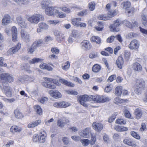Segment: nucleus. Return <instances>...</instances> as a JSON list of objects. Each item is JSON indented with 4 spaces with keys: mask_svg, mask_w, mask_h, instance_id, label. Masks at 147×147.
Listing matches in <instances>:
<instances>
[{
    "mask_svg": "<svg viewBox=\"0 0 147 147\" xmlns=\"http://www.w3.org/2000/svg\"><path fill=\"white\" fill-rule=\"evenodd\" d=\"M10 130L12 133L20 132L22 130V128L17 126L13 125L11 127Z\"/></svg>",
    "mask_w": 147,
    "mask_h": 147,
    "instance_id": "obj_25",
    "label": "nucleus"
},
{
    "mask_svg": "<svg viewBox=\"0 0 147 147\" xmlns=\"http://www.w3.org/2000/svg\"><path fill=\"white\" fill-rule=\"evenodd\" d=\"M44 19L43 16L40 14H35L29 17L28 19V21L31 23L35 24L38 23L39 21L43 20Z\"/></svg>",
    "mask_w": 147,
    "mask_h": 147,
    "instance_id": "obj_5",
    "label": "nucleus"
},
{
    "mask_svg": "<svg viewBox=\"0 0 147 147\" xmlns=\"http://www.w3.org/2000/svg\"><path fill=\"white\" fill-rule=\"evenodd\" d=\"M12 40L15 42L17 38V30L16 27L13 26L11 28Z\"/></svg>",
    "mask_w": 147,
    "mask_h": 147,
    "instance_id": "obj_21",
    "label": "nucleus"
},
{
    "mask_svg": "<svg viewBox=\"0 0 147 147\" xmlns=\"http://www.w3.org/2000/svg\"><path fill=\"white\" fill-rule=\"evenodd\" d=\"M71 138L74 140L76 141L80 140V138L78 136H73L71 137Z\"/></svg>",
    "mask_w": 147,
    "mask_h": 147,
    "instance_id": "obj_62",
    "label": "nucleus"
},
{
    "mask_svg": "<svg viewBox=\"0 0 147 147\" xmlns=\"http://www.w3.org/2000/svg\"><path fill=\"white\" fill-rule=\"evenodd\" d=\"M50 95L55 98H60L61 97V94L58 91L56 90H51L49 91Z\"/></svg>",
    "mask_w": 147,
    "mask_h": 147,
    "instance_id": "obj_18",
    "label": "nucleus"
},
{
    "mask_svg": "<svg viewBox=\"0 0 147 147\" xmlns=\"http://www.w3.org/2000/svg\"><path fill=\"white\" fill-rule=\"evenodd\" d=\"M65 64V65L63 66V69L65 70H66L69 67L70 63L69 61H67Z\"/></svg>",
    "mask_w": 147,
    "mask_h": 147,
    "instance_id": "obj_61",
    "label": "nucleus"
},
{
    "mask_svg": "<svg viewBox=\"0 0 147 147\" xmlns=\"http://www.w3.org/2000/svg\"><path fill=\"white\" fill-rule=\"evenodd\" d=\"M115 123L119 124H125L126 123V121L122 119H118L116 120Z\"/></svg>",
    "mask_w": 147,
    "mask_h": 147,
    "instance_id": "obj_41",
    "label": "nucleus"
},
{
    "mask_svg": "<svg viewBox=\"0 0 147 147\" xmlns=\"http://www.w3.org/2000/svg\"><path fill=\"white\" fill-rule=\"evenodd\" d=\"M90 41L92 42H95L96 43L99 44L101 43V38L97 36H93L90 38Z\"/></svg>",
    "mask_w": 147,
    "mask_h": 147,
    "instance_id": "obj_28",
    "label": "nucleus"
},
{
    "mask_svg": "<svg viewBox=\"0 0 147 147\" xmlns=\"http://www.w3.org/2000/svg\"><path fill=\"white\" fill-rule=\"evenodd\" d=\"M95 3L94 2L90 3L89 4V8L90 11L93 10L95 8Z\"/></svg>",
    "mask_w": 147,
    "mask_h": 147,
    "instance_id": "obj_49",
    "label": "nucleus"
},
{
    "mask_svg": "<svg viewBox=\"0 0 147 147\" xmlns=\"http://www.w3.org/2000/svg\"><path fill=\"white\" fill-rule=\"evenodd\" d=\"M42 42L43 40L42 39L38 40L34 42L31 47L27 49L28 52L31 54H32L37 47L41 45Z\"/></svg>",
    "mask_w": 147,
    "mask_h": 147,
    "instance_id": "obj_3",
    "label": "nucleus"
},
{
    "mask_svg": "<svg viewBox=\"0 0 147 147\" xmlns=\"http://www.w3.org/2000/svg\"><path fill=\"white\" fill-rule=\"evenodd\" d=\"M16 21L22 28H25L26 24L25 21L21 17H18L16 18Z\"/></svg>",
    "mask_w": 147,
    "mask_h": 147,
    "instance_id": "obj_24",
    "label": "nucleus"
},
{
    "mask_svg": "<svg viewBox=\"0 0 147 147\" xmlns=\"http://www.w3.org/2000/svg\"><path fill=\"white\" fill-rule=\"evenodd\" d=\"M41 60V59L39 58H34L30 61V64H34L35 63L38 62Z\"/></svg>",
    "mask_w": 147,
    "mask_h": 147,
    "instance_id": "obj_47",
    "label": "nucleus"
},
{
    "mask_svg": "<svg viewBox=\"0 0 147 147\" xmlns=\"http://www.w3.org/2000/svg\"><path fill=\"white\" fill-rule=\"evenodd\" d=\"M112 89L111 85H109L107 86L105 89V91L107 92H109L111 91Z\"/></svg>",
    "mask_w": 147,
    "mask_h": 147,
    "instance_id": "obj_53",
    "label": "nucleus"
},
{
    "mask_svg": "<svg viewBox=\"0 0 147 147\" xmlns=\"http://www.w3.org/2000/svg\"><path fill=\"white\" fill-rule=\"evenodd\" d=\"M142 24L146 27H147V16L144 14H142L141 16Z\"/></svg>",
    "mask_w": 147,
    "mask_h": 147,
    "instance_id": "obj_35",
    "label": "nucleus"
},
{
    "mask_svg": "<svg viewBox=\"0 0 147 147\" xmlns=\"http://www.w3.org/2000/svg\"><path fill=\"white\" fill-rule=\"evenodd\" d=\"M114 38L115 37L114 36H112L107 39V42L109 43L113 41Z\"/></svg>",
    "mask_w": 147,
    "mask_h": 147,
    "instance_id": "obj_64",
    "label": "nucleus"
},
{
    "mask_svg": "<svg viewBox=\"0 0 147 147\" xmlns=\"http://www.w3.org/2000/svg\"><path fill=\"white\" fill-rule=\"evenodd\" d=\"M122 22L123 24L127 27L130 28H132V24L129 21L127 20H125Z\"/></svg>",
    "mask_w": 147,
    "mask_h": 147,
    "instance_id": "obj_43",
    "label": "nucleus"
},
{
    "mask_svg": "<svg viewBox=\"0 0 147 147\" xmlns=\"http://www.w3.org/2000/svg\"><path fill=\"white\" fill-rule=\"evenodd\" d=\"M139 41L136 39H133L128 45V47L131 50H137L139 48Z\"/></svg>",
    "mask_w": 147,
    "mask_h": 147,
    "instance_id": "obj_10",
    "label": "nucleus"
},
{
    "mask_svg": "<svg viewBox=\"0 0 147 147\" xmlns=\"http://www.w3.org/2000/svg\"><path fill=\"white\" fill-rule=\"evenodd\" d=\"M55 14L57 17H58L60 18H63L65 17V15L64 14L62 13L59 12L58 10L56 11Z\"/></svg>",
    "mask_w": 147,
    "mask_h": 147,
    "instance_id": "obj_50",
    "label": "nucleus"
},
{
    "mask_svg": "<svg viewBox=\"0 0 147 147\" xmlns=\"http://www.w3.org/2000/svg\"><path fill=\"white\" fill-rule=\"evenodd\" d=\"M78 33L76 30H74L72 31L71 35L74 38H76L78 35Z\"/></svg>",
    "mask_w": 147,
    "mask_h": 147,
    "instance_id": "obj_56",
    "label": "nucleus"
},
{
    "mask_svg": "<svg viewBox=\"0 0 147 147\" xmlns=\"http://www.w3.org/2000/svg\"><path fill=\"white\" fill-rule=\"evenodd\" d=\"M90 13V11L88 10H84L79 12L78 15L80 16H82L84 15H86Z\"/></svg>",
    "mask_w": 147,
    "mask_h": 147,
    "instance_id": "obj_40",
    "label": "nucleus"
},
{
    "mask_svg": "<svg viewBox=\"0 0 147 147\" xmlns=\"http://www.w3.org/2000/svg\"><path fill=\"white\" fill-rule=\"evenodd\" d=\"M93 135L90 132L89 129L88 128H86L83 131H81L80 133V135L85 138H89L90 136Z\"/></svg>",
    "mask_w": 147,
    "mask_h": 147,
    "instance_id": "obj_15",
    "label": "nucleus"
},
{
    "mask_svg": "<svg viewBox=\"0 0 147 147\" xmlns=\"http://www.w3.org/2000/svg\"><path fill=\"white\" fill-rule=\"evenodd\" d=\"M54 35L57 36L58 37L61 38V37H62V39H63L64 38V37H62V34L60 32L56 31H55L54 32Z\"/></svg>",
    "mask_w": 147,
    "mask_h": 147,
    "instance_id": "obj_52",
    "label": "nucleus"
},
{
    "mask_svg": "<svg viewBox=\"0 0 147 147\" xmlns=\"http://www.w3.org/2000/svg\"><path fill=\"white\" fill-rule=\"evenodd\" d=\"M40 67L41 69H47L49 71H51L53 70V68L51 66L44 63L40 65Z\"/></svg>",
    "mask_w": 147,
    "mask_h": 147,
    "instance_id": "obj_29",
    "label": "nucleus"
},
{
    "mask_svg": "<svg viewBox=\"0 0 147 147\" xmlns=\"http://www.w3.org/2000/svg\"><path fill=\"white\" fill-rule=\"evenodd\" d=\"M11 17L9 15L5 14L2 20V24L3 25L5 26L7 25L11 22Z\"/></svg>",
    "mask_w": 147,
    "mask_h": 147,
    "instance_id": "obj_13",
    "label": "nucleus"
},
{
    "mask_svg": "<svg viewBox=\"0 0 147 147\" xmlns=\"http://www.w3.org/2000/svg\"><path fill=\"white\" fill-rule=\"evenodd\" d=\"M98 19L100 20H109V17H106L103 15H101L98 18Z\"/></svg>",
    "mask_w": 147,
    "mask_h": 147,
    "instance_id": "obj_51",
    "label": "nucleus"
},
{
    "mask_svg": "<svg viewBox=\"0 0 147 147\" xmlns=\"http://www.w3.org/2000/svg\"><path fill=\"white\" fill-rule=\"evenodd\" d=\"M130 55V53L127 51H125L124 52V55L125 58L128 59Z\"/></svg>",
    "mask_w": 147,
    "mask_h": 147,
    "instance_id": "obj_59",
    "label": "nucleus"
},
{
    "mask_svg": "<svg viewBox=\"0 0 147 147\" xmlns=\"http://www.w3.org/2000/svg\"><path fill=\"white\" fill-rule=\"evenodd\" d=\"M13 77L12 75L9 73H3L0 76V82H8L10 83L13 82Z\"/></svg>",
    "mask_w": 147,
    "mask_h": 147,
    "instance_id": "obj_6",
    "label": "nucleus"
},
{
    "mask_svg": "<svg viewBox=\"0 0 147 147\" xmlns=\"http://www.w3.org/2000/svg\"><path fill=\"white\" fill-rule=\"evenodd\" d=\"M122 88L121 86H117L115 89V94L118 96H120L122 93Z\"/></svg>",
    "mask_w": 147,
    "mask_h": 147,
    "instance_id": "obj_33",
    "label": "nucleus"
},
{
    "mask_svg": "<svg viewBox=\"0 0 147 147\" xmlns=\"http://www.w3.org/2000/svg\"><path fill=\"white\" fill-rule=\"evenodd\" d=\"M134 114L136 118L137 119H139L142 116V112L140 109H137L135 110Z\"/></svg>",
    "mask_w": 147,
    "mask_h": 147,
    "instance_id": "obj_26",
    "label": "nucleus"
},
{
    "mask_svg": "<svg viewBox=\"0 0 147 147\" xmlns=\"http://www.w3.org/2000/svg\"><path fill=\"white\" fill-rule=\"evenodd\" d=\"M115 76L114 75L110 76L107 79V82H112L113 80L115 78Z\"/></svg>",
    "mask_w": 147,
    "mask_h": 147,
    "instance_id": "obj_63",
    "label": "nucleus"
},
{
    "mask_svg": "<svg viewBox=\"0 0 147 147\" xmlns=\"http://www.w3.org/2000/svg\"><path fill=\"white\" fill-rule=\"evenodd\" d=\"M133 68L134 70L139 71H141L142 69L141 65L137 62L133 64Z\"/></svg>",
    "mask_w": 147,
    "mask_h": 147,
    "instance_id": "obj_31",
    "label": "nucleus"
},
{
    "mask_svg": "<svg viewBox=\"0 0 147 147\" xmlns=\"http://www.w3.org/2000/svg\"><path fill=\"white\" fill-rule=\"evenodd\" d=\"M69 121L68 119H59L57 121V125L59 127H62L66 124L69 123Z\"/></svg>",
    "mask_w": 147,
    "mask_h": 147,
    "instance_id": "obj_20",
    "label": "nucleus"
},
{
    "mask_svg": "<svg viewBox=\"0 0 147 147\" xmlns=\"http://www.w3.org/2000/svg\"><path fill=\"white\" fill-rule=\"evenodd\" d=\"M45 136L44 134H41L40 135V137H39V142L40 143H43L45 140Z\"/></svg>",
    "mask_w": 147,
    "mask_h": 147,
    "instance_id": "obj_45",
    "label": "nucleus"
},
{
    "mask_svg": "<svg viewBox=\"0 0 147 147\" xmlns=\"http://www.w3.org/2000/svg\"><path fill=\"white\" fill-rule=\"evenodd\" d=\"M123 142L125 144L129 146L134 147L136 146V144L134 143L133 140L128 137L125 138L124 139Z\"/></svg>",
    "mask_w": 147,
    "mask_h": 147,
    "instance_id": "obj_14",
    "label": "nucleus"
},
{
    "mask_svg": "<svg viewBox=\"0 0 147 147\" xmlns=\"http://www.w3.org/2000/svg\"><path fill=\"white\" fill-rule=\"evenodd\" d=\"M82 48L86 50H88L92 47L90 43L87 40H84L81 43Z\"/></svg>",
    "mask_w": 147,
    "mask_h": 147,
    "instance_id": "obj_17",
    "label": "nucleus"
},
{
    "mask_svg": "<svg viewBox=\"0 0 147 147\" xmlns=\"http://www.w3.org/2000/svg\"><path fill=\"white\" fill-rule=\"evenodd\" d=\"M93 95L88 96L87 95H84L80 96L78 99L79 103L85 107L88 106L87 104L84 102L92 100Z\"/></svg>",
    "mask_w": 147,
    "mask_h": 147,
    "instance_id": "obj_2",
    "label": "nucleus"
},
{
    "mask_svg": "<svg viewBox=\"0 0 147 147\" xmlns=\"http://www.w3.org/2000/svg\"><path fill=\"white\" fill-rule=\"evenodd\" d=\"M60 81V82L63 84L68 86H70L71 87H73L74 86V84L71 82H69L65 79H61Z\"/></svg>",
    "mask_w": 147,
    "mask_h": 147,
    "instance_id": "obj_37",
    "label": "nucleus"
},
{
    "mask_svg": "<svg viewBox=\"0 0 147 147\" xmlns=\"http://www.w3.org/2000/svg\"><path fill=\"white\" fill-rule=\"evenodd\" d=\"M96 141V138L95 136L92 135L91 141L87 139H83L80 140L81 142L82 143L83 145L84 146H88L89 143L91 145H93L95 144Z\"/></svg>",
    "mask_w": 147,
    "mask_h": 147,
    "instance_id": "obj_8",
    "label": "nucleus"
},
{
    "mask_svg": "<svg viewBox=\"0 0 147 147\" xmlns=\"http://www.w3.org/2000/svg\"><path fill=\"white\" fill-rule=\"evenodd\" d=\"M121 5L123 6V8L125 9L131 7L130 3L128 1L123 2Z\"/></svg>",
    "mask_w": 147,
    "mask_h": 147,
    "instance_id": "obj_38",
    "label": "nucleus"
},
{
    "mask_svg": "<svg viewBox=\"0 0 147 147\" xmlns=\"http://www.w3.org/2000/svg\"><path fill=\"white\" fill-rule=\"evenodd\" d=\"M4 61V59L3 57H0V66L7 67V68H9L10 67L7 66V64L3 63V61Z\"/></svg>",
    "mask_w": 147,
    "mask_h": 147,
    "instance_id": "obj_44",
    "label": "nucleus"
},
{
    "mask_svg": "<svg viewBox=\"0 0 147 147\" xmlns=\"http://www.w3.org/2000/svg\"><path fill=\"white\" fill-rule=\"evenodd\" d=\"M145 82L142 79H137L134 91L136 93L139 95L141 94L145 86Z\"/></svg>",
    "mask_w": 147,
    "mask_h": 147,
    "instance_id": "obj_1",
    "label": "nucleus"
},
{
    "mask_svg": "<svg viewBox=\"0 0 147 147\" xmlns=\"http://www.w3.org/2000/svg\"><path fill=\"white\" fill-rule=\"evenodd\" d=\"M35 110L37 113L40 115L42 114V110L40 106L38 105H37L35 106L34 107Z\"/></svg>",
    "mask_w": 147,
    "mask_h": 147,
    "instance_id": "obj_39",
    "label": "nucleus"
},
{
    "mask_svg": "<svg viewBox=\"0 0 147 147\" xmlns=\"http://www.w3.org/2000/svg\"><path fill=\"white\" fill-rule=\"evenodd\" d=\"M39 27L40 28L46 30L48 28V25L45 23H40L38 24Z\"/></svg>",
    "mask_w": 147,
    "mask_h": 147,
    "instance_id": "obj_42",
    "label": "nucleus"
},
{
    "mask_svg": "<svg viewBox=\"0 0 147 147\" xmlns=\"http://www.w3.org/2000/svg\"><path fill=\"white\" fill-rule=\"evenodd\" d=\"M114 129L118 131H126L128 130V128L126 127L119 125L116 126Z\"/></svg>",
    "mask_w": 147,
    "mask_h": 147,
    "instance_id": "obj_32",
    "label": "nucleus"
},
{
    "mask_svg": "<svg viewBox=\"0 0 147 147\" xmlns=\"http://www.w3.org/2000/svg\"><path fill=\"white\" fill-rule=\"evenodd\" d=\"M130 134L133 137L136 139H140V136L134 131H131Z\"/></svg>",
    "mask_w": 147,
    "mask_h": 147,
    "instance_id": "obj_46",
    "label": "nucleus"
},
{
    "mask_svg": "<svg viewBox=\"0 0 147 147\" xmlns=\"http://www.w3.org/2000/svg\"><path fill=\"white\" fill-rule=\"evenodd\" d=\"M146 127L145 123H142L141 124V127L140 128V131H144L146 129Z\"/></svg>",
    "mask_w": 147,
    "mask_h": 147,
    "instance_id": "obj_60",
    "label": "nucleus"
},
{
    "mask_svg": "<svg viewBox=\"0 0 147 147\" xmlns=\"http://www.w3.org/2000/svg\"><path fill=\"white\" fill-rule=\"evenodd\" d=\"M98 57V55L97 53H92L89 55V57L92 59L96 58Z\"/></svg>",
    "mask_w": 147,
    "mask_h": 147,
    "instance_id": "obj_58",
    "label": "nucleus"
},
{
    "mask_svg": "<svg viewBox=\"0 0 147 147\" xmlns=\"http://www.w3.org/2000/svg\"><path fill=\"white\" fill-rule=\"evenodd\" d=\"M21 44L20 43L17 44L15 46L10 49L8 52L11 54H14L19 50L21 48Z\"/></svg>",
    "mask_w": 147,
    "mask_h": 147,
    "instance_id": "obj_19",
    "label": "nucleus"
},
{
    "mask_svg": "<svg viewBox=\"0 0 147 147\" xmlns=\"http://www.w3.org/2000/svg\"><path fill=\"white\" fill-rule=\"evenodd\" d=\"M40 123L41 121L40 120H37L29 124L28 127V128H33L37 126Z\"/></svg>",
    "mask_w": 147,
    "mask_h": 147,
    "instance_id": "obj_30",
    "label": "nucleus"
},
{
    "mask_svg": "<svg viewBox=\"0 0 147 147\" xmlns=\"http://www.w3.org/2000/svg\"><path fill=\"white\" fill-rule=\"evenodd\" d=\"M123 24L122 21L117 19L114 22L113 24L110 26V28L111 31L118 32L119 30L118 27Z\"/></svg>",
    "mask_w": 147,
    "mask_h": 147,
    "instance_id": "obj_7",
    "label": "nucleus"
},
{
    "mask_svg": "<svg viewBox=\"0 0 147 147\" xmlns=\"http://www.w3.org/2000/svg\"><path fill=\"white\" fill-rule=\"evenodd\" d=\"M101 69L100 66L98 64H96L94 65L92 67V71L94 72L97 73Z\"/></svg>",
    "mask_w": 147,
    "mask_h": 147,
    "instance_id": "obj_36",
    "label": "nucleus"
},
{
    "mask_svg": "<svg viewBox=\"0 0 147 147\" xmlns=\"http://www.w3.org/2000/svg\"><path fill=\"white\" fill-rule=\"evenodd\" d=\"M125 10V13L127 15L129 16L133 15L134 11V8L131 7Z\"/></svg>",
    "mask_w": 147,
    "mask_h": 147,
    "instance_id": "obj_34",
    "label": "nucleus"
},
{
    "mask_svg": "<svg viewBox=\"0 0 147 147\" xmlns=\"http://www.w3.org/2000/svg\"><path fill=\"white\" fill-rule=\"evenodd\" d=\"M3 89L2 91L5 93L7 96L10 97L11 96V90L9 85L5 83L3 84Z\"/></svg>",
    "mask_w": 147,
    "mask_h": 147,
    "instance_id": "obj_12",
    "label": "nucleus"
},
{
    "mask_svg": "<svg viewBox=\"0 0 147 147\" xmlns=\"http://www.w3.org/2000/svg\"><path fill=\"white\" fill-rule=\"evenodd\" d=\"M42 8L43 9L45 8V12L46 14L49 16H51L55 14L56 11V9L55 7H49L47 4H46L45 2H44L42 4Z\"/></svg>",
    "mask_w": 147,
    "mask_h": 147,
    "instance_id": "obj_4",
    "label": "nucleus"
},
{
    "mask_svg": "<svg viewBox=\"0 0 147 147\" xmlns=\"http://www.w3.org/2000/svg\"><path fill=\"white\" fill-rule=\"evenodd\" d=\"M128 36L131 38H135L137 36V35L134 33L130 32L128 34Z\"/></svg>",
    "mask_w": 147,
    "mask_h": 147,
    "instance_id": "obj_54",
    "label": "nucleus"
},
{
    "mask_svg": "<svg viewBox=\"0 0 147 147\" xmlns=\"http://www.w3.org/2000/svg\"><path fill=\"white\" fill-rule=\"evenodd\" d=\"M109 99L103 96H100L98 95L93 96L92 100L96 101L97 102L100 103H103L109 101Z\"/></svg>",
    "mask_w": 147,
    "mask_h": 147,
    "instance_id": "obj_9",
    "label": "nucleus"
},
{
    "mask_svg": "<svg viewBox=\"0 0 147 147\" xmlns=\"http://www.w3.org/2000/svg\"><path fill=\"white\" fill-rule=\"evenodd\" d=\"M116 115H117L116 114H113L111 117H109L108 119V122L111 123L113 122L116 118Z\"/></svg>",
    "mask_w": 147,
    "mask_h": 147,
    "instance_id": "obj_48",
    "label": "nucleus"
},
{
    "mask_svg": "<svg viewBox=\"0 0 147 147\" xmlns=\"http://www.w3.org/2000/svg\"><path fill=\"white\" fill-rule=\"evenodd\" d=\"M92 126L98 132H100L102 129L103 125L100 123H94L92 124Z\"/></svg>",
    "mask_w": 147,
    "mask_h": 147,
    "instance_id": "obj_23",
    "label": "nucleus"
},
{
    "mask_svg": "<svg viewBox=\"0 0 147 147\" xmlns=\"http://www.w3.org/2000/svg\"><path fill=\"white\" fill-rule=\"evenodd\" d=\"M124 63L123 58L121 56H119L116 61V64L117 67L121 69Z\"/></svg>",
    "mask_w": 147,
    "mask_h": 147,
    "instance_id": "obj_22",
    "label": "nucleus"
},
{
    "mask_svg": "<svg viewBox=\"0 0 147 147\" xmlns=\"http://www.w3.org/2000/svg\"><path fill=\"white\" fill-rule=\"evenodd\" d=\"M51 51L52 53L56 54H58L59 52V49H57L56 48H52L51 49Z\"/></svg>",
    "mask_w": 147,
    "mask_h": 147,
    "instance_id": "obj_55",
    "label": "nucleus"
},
{
    "mask_svg": "<svg viewBox=\"0 0 147 147\" xmlns=\"http://www.w3.org/2000/svg\"><path fill=\"white\" fill-rule=\"evenodd\" d=\"M70 105V103L65 101L57 102L53 104L54 107L57 108H66Z\"/></svg>",
    "mask_w": 147,
    "mask_h": 147,
    "instance_id": "obj_11",
    "label": "nucleus"
},
{
    "mask_svg": "<svg viewBox=\"0 0 147 147\" xmlns=\"http://www.w3.org/2000/svg\"><path fill=\"white\" fill-rule=\"evenodd\" d=\"M21 36L22 38L25 40L26 42L29 41L30 40L29 34L24 30H21Z\"/></svg>",
    "mask_w": 147,
    "mask_h": 147,
    "instance_id": "obj_16",
    "label": "nucleus"
},
{
    "mask_svg": "<svg viewBox=\"0 0 147 147\" xmlns=\"http://www.w3.org/2000/svg\"><path fill=\"white\" fill-rule=\"evenodd\" d=\"M15 117L18 119H21L23 117L22 113L18 109H16L14 111Z\"/></svg>",
    "mask_w": 147,
    "mask_h": 147,
    "instance_id": "obj_27",
    "label": "nucleus"
},
{
    "mask_svg": "<svg viewBox=\"0 0 147 147\" xmlns=\"http://www.w3.org/2000/svg\"><path fill=\"white\" fill-rule=\"evenodd\" d=\"M33 140L34 142L39 141V136L38 134H35L33 136Z\"/></svg>",
    "mask_w": 147,
    "mask_h": 147,
    "instance_id": "obj_57",
    "label": "nucleus"
}]
</instances>
